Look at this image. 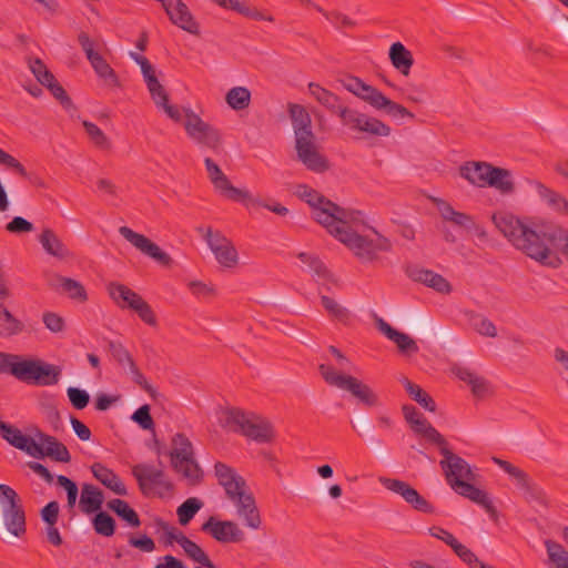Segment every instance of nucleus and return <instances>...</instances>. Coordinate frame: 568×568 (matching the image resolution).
<instances>
[{"label":"nucleus","instance_id":"e433bc0d","mask_svg":"<svg viewBox=\"0 0 568 568\" xmlns=\"http://www.w3.org/2000/svg\"><path fill=\"white\" fill-rule=\"evenodd\" d=\"M487 186H491L503 194L511 193L515 189L511 172L503 168L494 166L493 171H490Z\"/></svg>","mask_w":568,"mask_h":568},{"label":"nucleus","instance_id":"c03bdc74","mask_svg":"<svg viewBox=\"0 0 568 568\" xmlns=\"http://www.w3.org/2000/svg\"><path fill=\"white\" fill-rule=\"evenodd\" d=\"M229 106L235 111H242L250 106L251 92L245 87H234L225 95Z\"/></svg>","mask_w":568,"mask_h":568},{"label":"nucleus","instance_id":"f3484780","mask_svg":"<svg viewBox=\"0 0 568 568\" xmlns=\"http://www.w3.org/2000/svg\"><path fill=\"white\" fill-rule=\"evenodd\" d=\"M378 481L382 486L396 494L399 495L408 505H410L415 510L433 514L434 507L430 503H428L413 486L408 483L389 477H379Z\"/></svg>","mask_w":568,"mask_h":568},{"label":"nucleus","instance_id":"72a5a7b5","mask_svg":"<svg viewBox=\"0 0 568 568\" xmlns=\"http://www.w3.org/2000/svg\"><path fill=\"white\" fill-rule=\"evenodd\" d=\"M389 60L393 67L403 75H408L414 64L412 52L400 42H395L389 48Z\"/></svg>","mask_w":568,"mask_h":568},{"label":"nucleus","instance_id":"f03ea898","mask_svg":"<svg viewBox=\"0 0 568 568\" xmlns=\"http://www.w3.org/2000/svg\"><path fill=\"white\" fill-rule=\"evenodd\" d=\"M351 219L345 222L336 221L327 231L342 242L362 263H372L378 258L379 253L392 250L390 241L363 223L359 211L349 210Z\"/></svg>","mask_w":568,"mask_h":568},{"label":"nucleus","instance_id":"2eb2a0df","mask_svg":"<svg viewBox=\"0 0 568 568\" xmlns=\"http://www.w3.org/2000/svg\"><path fill=\"white\" fill-rule=\"evenodd\" d=\"M297 160L314 173H324L329 170V161L321 153L317 138L297 139L295 141Z\"/></svg>","mask_w":568,"mask_h":568},{"label":"nucleus","instance_id":"3c124183","mask_svg":"<svg viewBox=\"0 0 568 568\" xmlns=\"http://www.w3.org/2000/svg\"><path fill=\"white\" fill-rule=\"evenodd\" d=\"M92 525L95 532L101 536L110 537L115 532V521L108 513H98L92 520Z\"/></svg>","mask_w":568,"mask_h":568},{"label":"nucleus","instance_id":"7c9ffc66","mask_svg":"<svg viewBox=\"0 0 568 568\" xmlns=\"http://www.w3.org/2000/svg\"><path fill=\"white\" fill-rule=\"evenodd\" d=\"M377 328L390 341H393L402 353H417L418 346L416 342L407 334L400 333L392 327L383 318H378Z\"/></svg>","mask_w":568,"mask_h":568},{"label":"nucleus","instance_id":"09e8293b","mask_svg":"<svg viewBox=\"0 0 568 568\" xmlns=\"http://www.w3.org/2000/svg\"><path fill=\"white\" fill-rule=\"evenodd\" d=\"M181 547L193 561L199 562L206 568H214L213 561L209 558L205 551L191 539L182 538Z\"/></svg>","mask_w":568,"mask_h":568},{"label":"nucleus","instance_id":"9b49d317","mask_svg":"<svg viewBox=\"0 0 568 568\" xmlns=\"http://www.w3.org/2000/svg\"><path fill=\"white\" fill-rule=\"evenodd\" d=\"M141 493L146 496L164 497L172 493L173 484L161 468L148 464H138L132 468Z\"/></svg>","mask_w":568,"mask_h":568},{"label":"nucleus","instance_id":"f257e3e1","mask_svg":"<svg viewBox=\"0 0 568 568\" xmlns=\"http://www.w3.org/2000/svg\"><path fill=\"white\" fill-rule=\"evenodd\" d=\"M491 220L498 231L527 257L545 266L558 267L561 263L551 250L556 224L526 223L508 212L494 213Z\"/></svg>","mask_w":568,"mask_h":568},{"label":"nucleus","instance_id":"4be33fe9","mask_svg":"<svg viewBox=\"0 0 568 568\" xmlns=\"http://www.w3.org/2000/svg\"><path fill=\"white\" fill-rule=\"evenodd\" d=\"M202 530L209 532L219 542H240L245 534L239 525L232 520H217L210 517L203 525Z\"/></svg>","mask_w":568,"mask_h":568},{"label":"nucleus","instance_id":"a19ab883","mask_svg":"<svg viewBox=\"0 0 568 568\" xmlns=\"http://www.w3.org/2000/svg\"><path fill=\"white\" fill-rule=\"evenodd\" d=\"M412 429L417 435L425 437L433 444H436L438 447L446 444V439L444 436L432 426V424L425 417H418L412 425Z\"/></svg>","mask_w":568,"mask_h":568},{"label":"nucleus","instance_id":"c9c22d12","mask_svg":"<svg viewBox=\"0 0 568 568\" xmlns=\"http://www.w3.org/2000/svg\"><path fill=\"white\" fill-rule=\"evenodd\" d=\"M89 62L97 75L104 82L105 85L110 88H116L120 85L115 71L100 53L90 59Z\"/></svg>","mask_w":568,"mask_h":568},{"label":"nucleus","instance_id":"c756f323","mask_svg":"<svg viewBox=\"0 0 568 568\" xmlns=\"http://www.w3.org/2000/svg\"><path fill=\"white\" fill-rule=\"evenodd\" d=\"M310 94L324 108H326L331 113L337 114L341 118V110L347 109L341 103V99L338 95L333 93L332 91L323 88L318 83L310 82L308 85Z\"/></svg>","mask_w":568,"mask_h":568},{"label":"nucleus","instance_id":"b1692460","mask_svg":"<svg viewBox=\"0 0 568 568\" xmlns=\"http://www.w3.org/2000/svg\"><path fill=\"white\" fill-rule=\"evenodd\" d=\"M0 436L12 447L24 452L31 456L32 450L37 449V442L34 438L24 435L18 427L4 420H0Z\"/></svg>","mask_w":568,"mask_h":568},{"label":"nucleus","instance_id":"774afa93","mask_svg":"<svg viewBox=\"0 0 568 568\" xmlns=\"http://www.w3.org/2000/svg\"><path fill=\"white\" fill-rule=\"evenodd\" d=\"M452 549L469 568H478L481 562L468 547L459 541H457Z\"/></svg>","mask_w":568,"mask_h":568},{"label":"nucleus","instance_id":"ea45409f","mask_svg":"<svg viewBox=\"0 0 568 568\" xmlns=\"http://www.w3.org/2000/svg\"><path fill=\"white\" fill-rule=\"evenodd\" d=\"M403 386L405 387L407 394L422 407L429 412L436 410V404L434 399L417 384L410 382L407 377H403L400 379Z\"/></svg>","mask_w":568,"mask_h":568},{"label":"nucleus","instance_id":"cd10ccee","mask_svg":"<svg viewBox=\"0 0 568 568\" xmlns=\"http://www.w3.org/2000/svg\"><path fill=\"white\" fill-rule=\"evenodd\" d=\"M493 169L494 165L487 162L470 161L460 166L459 173L460 176L467 180L470 184L478 187H485L487 186V181Z\"/></svg>","mask_w":568,"mask_h":568},{"label":"nucleus","instance_id":"4468645a","mask_svg":"<svg viewBox=\"0 0 568 568\" xmlns=\"http://www.w3.org/2000/svg\"><path fill=\"white\" fill-rule=\"evenodd\" d=\"M439 452L444 457L439 464L450 487H455V481L476 480V475L471 470L470 465L448 449L447 442L439 447Z\"/></svg>","mask_w":568,"mask_h":568},{"label":"nucleus","instance_id":"4d7b16f0","mask_svg":"<svg viewBox=\"0 0 568 568\" xmlns=\"http://www.w3.org/2000/svg\"><path fill=\"white\" fill-rule=\"evenodd\" d=\"M493 462L497 466H499L505 473H507L516 481V485L519 488L523 486V483H525L529 478V475L526 471H524L523 469L507 460H504L498 457H493Z\"/></svg>","mask_w":568,"mask_h":568},{"label":"nucleus","instance_id":"8fccbe9b","mask_svg":"<svg viewBox=\"0 0 568 568\" xmlns=\"http://www.w3.org/2000/svg\"><path fill=\"white\" fill-rule=\"evenodd\" d=\"M202 506L203 503L195 497L186 499L176 510L180 524L183 526L187 525Z\"/></svg>","mask_w":568,"mask_h":568},{"label":"nucleus","instance_id":"bb28decb","mask_svg":"<svg viewBox=\"0 0 568 568\" xmlns=\"http://www.w3.org/2000/svg\"><path fill=\"white\" fill-rule=\"evenodd\" d=\"M407 274L413 281L423 283L438 293L447 294L452 291L449 282L440 274H437L430 270L410 267L407 270Z\"/></svg>","mask_w":568,"mask_h":568},{"label":"nucleus","instance_id":"a211bd4d","mask_svg":"<svg viewBox=\"0 0 568 568\" xmlns=\"http://www.w3.org/2000/svg\"><path fill=\"white\" fill-rule=\"evenodd\" d=\"M203 236L220 265L233 268L239 263V254L233 243L221 232L205 229Z\"/></svg>","mask_w":568,"mask_h":568},{"label":"nucleus","instance_id":"de8ad7c7","mask_svg":"<svg viewBox=\"0 0 568 568\" xmlns=\"http://www.w3.org/2000/svg\"><path fill=\"white\" fill-rule=\"evenodd\" d=\"M57 278H58V282L60 283L62 291L71 300H74V301H78L81 303H83L88 300L87 291L80 282H78L73 278L64 277V276H58Z\"/></svg>","mask_w":568,"mask_h":568},{"label":"nucleus","instance_id":"6ab92c4d","mask_svg":"<svg viewBox=\"0 0 568 568\" xmlns=\"http://www.w3.org/2000/svg\"><path fill=\"white\" fill-rule=\"evenodd\" d=\"M119 233L136 250L153 258L159 264L163 266H170L172 264V257L145 235L133 231L129 226H121Z\"/></svg>","mask_w":568,"mask_h":568},{"label":"nucleus","instance_id":"58836bf2","mask_svg":"<svg viewBox=\"0 0 568 568\" xmlns=\"http://www.w3.org/2000/svg\"><path fill=\"white\" fill-rule=\"evenodd\" d=\"M61 376V368L53 364L39 361L33 385L51 386L58 384Z\"/></svg>","mask_w":568,"mask_h":568},{"label":"nucleus","instance_id":"6e6d98bb","mask_svg":"<svg viewBox=\"0 0 568 568\" xmlns=\"http://www.w3.org/2000/svg\"><path fill=\"white\" fill-rule=\"evenodd\" d=\"M493 462L497 466H499L505 473H507L516 481V485L519 488L523 486V483H525L529 478V475L526 471H524L523 469L507 460H504L498 457H493Z\"/></svg>","mask_w":568,"mask_h":568},{"label":"nucleus","instance_id":"49530a36","mask_svg":"<svg viewBox=\"0 0 568 568\" xmlns=\"http://www.w3.org/2000/svg\"><path fill=\"white\" fill-rule=\"evenodd\" d=\"M24 331V324L8 310L0 320V337L9 338Z\"/></svg>","mask_w":568,"mask_h":568},{"label":"nucleus","instance_id":"e2e57ef3","mask_svg":"<svg viewBox=\"0 0 568 568\" xmlns=\"http://www.w3.org/2000/svg\"><path fill=\"white\" fill-rule=\"evenodd\" d=\"M471 326L473 328L479 333L480 335L495 337L497 335V329L495 324L483 315H475L471 317Z\"/></svg>","mask_w":568,"mask_h":568},{"label":"nucleus","instance_id":"37998d69","mask_svg":"<svg viewBox=\"0 0 568 568\" xmlns=\"http://www.w3.org/2000/svg\"><path fill=\"white\" fill-rule=\"evenodd\" d=\"M38 363V359L17 361L11 368V375L21 382L33 384Z\"/></svg>","mask_w":568,"mask_h":568},{"label":"nucleus","instance_id":"20e7f679","mask_svg":"<svg viewBox=\"0 0 568 568\" xmlns=\"http://www.w3.org/2000/svg\"><path fill=\"white\" fill-rule=\"evenodd\" d=\"M345 90L353 93L358 99L371 105L376 111H384L393 118H410L414 114L404 105L392 101L375 87L364 82L361 78L345 74L339 80Z\"/></svg>","mask_w":568,"mask_h":568},{"label":"nucleus","instance_id":"423d86ee","mask_svg":"<svg viewBox=\"0 0 568 568\" xmlns=\"http://www.w3.org/2000/svg\"><path fill=\"white\" fill-rule=\"evenodd\" d=\"M318 372L327 385L351 393L363 405L376 407L381 404L378 395L367 384L352 375L337 373L333 365L320 364Z\"/></svg>","mask_w":568,"mask_h":568},{"label":"nucleus","instance_id":"9d476101","mask_svg":"<svg viewBox=\"0 0 568 568\" xmlns=\"http://www.w3.org/2000/svg\"><path fill=\"white\" fill-rule=\"evenodd\" d=\"M108 293L118 307L135 312L141 321L151 327L158 326L154 311L136 292L124 284L112 282L108 285Z\"/></svg>","mask_w":568,"mask_h":568},{"label":"nucleus","instance_id":"aec40b11","mask_svg":"<svg viewBox=\"0 0 568 568\" xmlns=\"http://www.w3.org/2000/svg\"><path fill=\"white\" fill-rule=\"evenodd\" d=\"M34 437L39 439L40 444L37 443V449L32 450L31 457L44 458L50 457L58 463H70L71 455L64 444L59 442L54 436L44 434L40 429H36Z\"/></svg>","mask_w":568,"mask_h":568},{"label":"nucleus","instance_id":"13d9d810","mask_svg":"<svg viewBox=\"0 0 568 568\" xmlns=\"http://www.w3.org/2000/svg\"><path fill=\"white\" fill-rule=\"evenodd\" d=\"M493 462L497 466H499L505 473H507L516 481V485L519 488L523 486V483H525L529 478V475L526 471H524L523 469L507 460H504L498 457H493Z\"/></svg>","mask_w":568,"mask_h":568},{"label":"nucleus","instance_id":"a18cd8bd","mask_svg":"<svg viewBox=\"0 0 568 568\" xmlns=\"http://www.w3.org/2000/svg\"><path fill=\"white\" fill-rule=\"evenodd\" d=\"M82 125L88 134L91 143L101 151H111L112 142L106 134L93 122L83 121Z\"/></svg>","mask_w":568,"mask_h":568},{"label":"nucleus","instance_id":"bf43d9fd","mask_svg":"<svg viewBox=\"0 0 568 568\" xmlns=\"http://www.w3.org/2000/svg\"><path fill=\"white\" fill-rule=\"evenodd\" d=\"M235 12L246 17V18H250V19H253V20H256V21H268V22H273L274 21V18L272 14H268L264 11H261L258 10L257 8L255 7H252L250 4H247L246 2L244 1H241L239 0L235 9H234Z\"/></svg>","mask_w":568,"mask_h":568},{"label":"nucleus","instance_id":"603ef678","mask_svg":"<svg viewBox=\"0 0 568 568\" xmlns=\"http://www.w3.org/2000/svg\"><path fill=\"white\" fill-rule=\"evenodd\" d=\"M28 65L32 74L36 77L38 82L45 87L54 80L53 73L47 68L43 61L39 58L29 59Z\"/></svg>","mask_w":568,"mask_h":568},{"label":"nucleus","instance_id":"052dcab7","mask_svg":"<svg viewBox=\"0 0 568 568\" xmlns=\"http://www.w3.org/2000/svg\"><path fill=\"white\" fill-rule=\"evenodd\" d=\"M298 258L308 266V271L316 275L318 278H327L328 271L325 264L314 255L307 253H300Z\"/></svg>","mask_w":568,"mask_h":568},{"label":"nucleus","instance_id":"a878e982","mask_svg":"<svg viewBox=\"0 0 568 568\" xmlns=\"http://www.w3.org/2000/svg\"><path fill=\"white\" fill-rule=\"evenodd\" d=\"M287 111L292 121L295 141L315 136L312 130V118L308 111L298 103H288Z\"/></svg>","mask_w":568,"mask_h":568},{"label":"nucleus","instance_id":"f704fd0d","mask_svg":"<svg viewBox=\"0 0 568 568\" xmlns=\"http://www.w3.org/2000/svg\"><path fill=\"white\" fill-rule=\"evenodd\" d=\"M536 190L542 201L552 210L568 216V200L560 193L547 187L542 183H536Z\"/></svg>","mask_w":568,"mask_h":568},{"label":"nucleus","instance_id":"0e129e2a","mask_svg":"<svg viewBox=\"0 0 568 568\" xmlns=\"http://www.w3.org/2000/svg\"><path fill=\"white\" fill-rule=\"evenodd\" d=\"M156 525L160 529L164 532V544L166 546L173 545V542H178L180 546H182V538H187L182 531H180L178 528L169 525L162 519L156 520Z\"/></svg>","mask_w":568,"mask_h":568},{"label":"nucleus","instance_id":"864d4df0","mask_svg":"<svg viewBox=\"0 0 568 568\" xmlns=\"http://www.w3.org/2000/svg\"><path fill=\"white\" fill-rule=\"evenodd\" d=\"M42 323L50 333L55 335L63 334L67 329L65 320L60 314L52 311L42 313Z\"/></svg>","mask_w":568,"mask_h":568},{"label":"nucleus","instance_id":"338daca9","mask_svg":"<svg viewBox=\"0 0 568 568\" xmlns=\"http://www.w3.org/2000/svg\"><path fill=\"white\" fill-rule=\"evenodd\" d=\"M0 165L4 166L8 170H11L12 172L17 173L18 175L22 178L28 176V172L23 164L17 160L14 156L6 152L0 148Z\"/></svg>","mask_w":568,"mask_h":568},{"label":"nucleus","instance_id":"6e6552de","mask_svg":"<svg viewBox=\"0 0 568 568\" xmlns=\"http://www.w3.org/2000/svg\"><path fill=\"white\" fill-rule=\"evenodd\" d=\"M225 423L232 430L240 432L257 443H270L275 436L273 425L267 419L240 409H230Z\"/></svg>","mask_w":568,"mask_h":568},{"label":"nucleus","instance_id":"473e14b6","mask_svg":"<svg viewBox=\"0 0 568 568\" xmlns=\"http://www.w3.org/2000/svg\"><path fill=\"white\" fill-rule=\"evenodd\" d=\"M104 501L102 490L91 484L82 486L79 507L84 514H92L101 509Z\"/></svg>","mask_w":568,"mask_h":568},{"label":"nucleus","instance_id":"4c0bfd02","mask_svg":"<svg viewBox=\"0 0 568 568\" xmlns=\"http://www.w3.org/2000/svg\"><path fill=\"white\" fill-rule=\"evenodd\" d=\"M108 508L115 513L121 519L128 523L129 526L138 528L141 525L138 513L130 507V505L123 499H112L106 504Z\"/></svg>","mask_w":568,"mask_h":568},{"label":"nucleus","instance_id":"69168bd1","mask_svg":"<svg viewBox=\"0 0 568 568\" xmlns=\"http://www.w3.org/2000/svg\"><path fill=\"white\" fill-rule=\"evenodd\" d=\"M0 165L4 166L8 170H11L12 172L17 173L18 175L22 178L28 176V172L23 164L17 160L14 156L6 152L0 148Z\"/></svg>","mask_w":568,"mask_h":568},{"label":"nucleus","instance_id":"1a4fd4ad","mask_svg":"<svg viewBox=\"0 0 568 568\" xmlns=\"http://www.w3.org/2000/svg\"><path fill=\"white\" fill-rule=\"evenodd\" d=\"M130 57L140 65L144 82L155 105L162 109L171 120L180 122L182 111L176 105L169 103V94L159 81L155 68L144 55L130 52Z\"/></svg>","mask_w":568,"mask_h":568},{"label":"nucleus","instance_id":"0eeeda50","mask_svg":"<svg viewBox=\"0 0 568 568\" xmlns=\"http://www.w3.org/2000/svg\"><path fill=\"white\" fill-rule=\"evenodd\" d=\"M297 195L313 209V217L326 230L334 226L336 221L345 222L353 213L349 209L342 207L326 199L312 187L301 184L297 186Z\"/></svg>","mask_w":568,"mask_h":568},{"label":"nucleus","instance_id":"c85d7f7f","mask_svg":"<svg viewBox=\"0 0 568 568\" xmlns=\"http://www.w3.org/2000/svg\"><path fill=\"white\" fill-rule=\"evenodd\" d=\"M92 475L103 486L119 496H126L128 489L122 479L110 468L101 463H94L91 466Z\"/></svg>","mask_w":568,"mask_h":568},{"label":"nucleus","instance_id":"412c9836","mask_svg":"<svg viewBox=\"0 0 568 568\" xmlns=\"http://www.w3.org/2000/svg\"><path fill=\"white\" fill-rule=\"evenodd\" d=\"M3 539L11 541L21 538L27 532L26 513L23 506H10L2 509L0 519Z\"/></svg>","mask_w":568,"mask_h":568},{"label":"nucleus","instance_id":"7ed1b4c3","mask_svg":"<svg viewBox=\"0 0 568 568\" xmlns=\"http://www.w3.org/2000/svg\"><path fill=\"white\" fill-rule=\"evenodd\" d=\"M214 474L219 484L224 488L227 499L236 508V514L244 525L251 529H258L262 518L256 506L255 497L250 490L245 479L231 466L217 462Z\"/></svg>","mask_w":568,"mask_h":568},{"label":"nucleus","instance_id":"680f3d73","mask_svg":"<svg viewBox=\"0 0 568 568\" xmlns=\"http://www.w3.org/2000/svg\"><path fill=\"white\" fill-rule=\"evenodd\" d=\"M109 351L112 357L123 367L129 368L135 363L129 351L121 343L110 342Z\"/></svg>","mask_w":568,"mask_h":568},{"label":"nucleus","instance_id":"5701e85b","mask_svg":"<svg viewBox=\"0 0 568 568\" xmlns=\"http://www.w3.org/2000/svg\"><path fill=\"white\" fill-rule=\"evenodd\" d=\"M162 7L173 24L189 33L199 34V24L182 0H165Z\"/></svg>","mask_w":568,"mask_h":568},{"label":"nucleus","instance_id":"393cba45","mask_svg":"<svg viewBox=\"0 0 568 568\" xmlns=\"http://www.w3.org/2000/svg\"><path fill=\"white\" fill-rule=\"evenodd\" d=\"M458 495L466 497L470 499L471 501L480 505L488 514L489 516L496 520L498 518L497 510L495 506L493 505L491 499L489 498L488 494L473 484L468 480L464 481H455V487H452Z\"/></svg>","mask_w":568,"mask_h":568},{"label":"nucleus","instance_id":"39448f33","mask_svg":"<svg viewBox=\"0 0 568 568\" xmlns=\"http://www.w3.org/2000/svg\"><path fill=\"white\" fill-rule=\"evenodd\" d=\"M171 444L170 458L173 469L186 480L187 485H199L203 479V470L194 458L191 440L183 433H178L172 437Z\"/></svg>","mask_w":568,"mask_h":568},{"label":"nucleus","instance_id":"79ce46f5","mask_svg":"<svg viewBox=\"0 0 568 568\" xmlns=\"http://www.w3.org/2000/svg\"><path fill=\"white\" fill-rule=\"evenodd\" d=\"M550 568H568V550L557 541L545 540Z\"/></svg>","mask_w":568,"mask_h":568},{"label":"nucleus","instance_id":"5fc2aeb1","mask_svg":"<svg viewBox=\"0 0 568 568\" xmlns=\"http://www.w3.org/2000/svg\"><path fill=\"white\" fill-rule=\"evenodd\" d=\"M520 489L524 491L525 498L528 501H536L540 505L547 504L546 493L530 477L523 483Z\"/></svg>","mask_w":568,"mask_h":568},{"label":"nucleus","instance_id":"ddd939ff","mask_svg":"<svg viewBox=\"0 0 568 568\" xmlns=\"http://www.w3.org/2000/svg\"><path fill=\"white\" fill-rule=\"evenodd\" d=\"M341 121L351 130L368 135L388 136L390 134V128L386 123L355 109L341 110Z\"/></svg>","mask_w":568,"mask_h":568},{"label":"nucleus","instance_id":"2f4dec72","mask_svg":"<svg viewBox=\"0 0 568 568\" xmlns=\"http://www.w3.org/2000/svg\"><path fill=\"white\" fill-rule=\"evenodd\" d=\"M39 242L47 254L59 260L70 256L68 247L63 244L57 233L51 229H44L39 235Z\"/></svg>","mask_w":568,"mask_h":568},{"label":"nucleus","instance_id":"dca6fc26","mask_svg":"<svg viewBox=\"0 0 568 568\" xmlns=\"http://www.w3.org/2000/svg\"><path fill=\"white\" fill-rule=\"evenodd\" d=\"M204 164L211 183L223 196L241 203L252 201L251 193L247 190L233 186L227 176L211 158H205Z\"/></svg>","mask_w":568,"mask_h":568},{"label":"nucleus","instance_id":"f8f14e48","mask_svg":"<svg viewBox=\"0 0 568 568\" xmlns=\"http://www.w3.org/2000/svg\"><path fill=\"white\" fill-rule=\"evenodd\" d=\"M184 129L187 136L199 146L210 149L213 152L221 151V132L191 110L185 111Z\"/></svg>","mask_w":568,"mask_h":568}]
</instances>
